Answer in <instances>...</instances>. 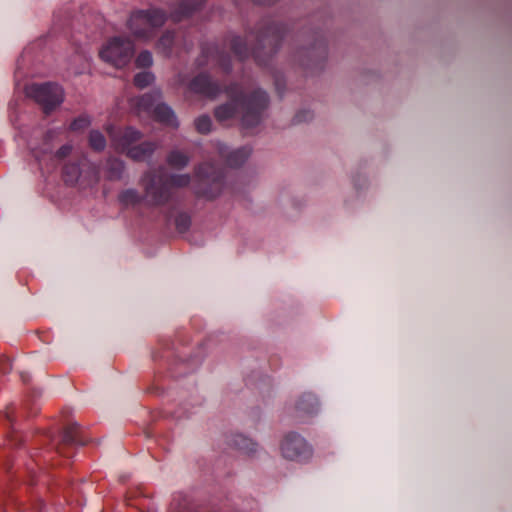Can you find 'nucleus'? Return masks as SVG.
I'll return each instance as SVG.
<instances>
[{"instance_id": "nucleus-1", "label": "nucleus", "mask_w": 512, "mask_h": 512, "mask_svg": "<svg viewBox=\"0 0 512 512\" xmlns=\"http://www.w3.org/2000/svg\"><path fill=\"white\" fill-rule=\"evenodd\" d=\"M189 182L190 177L186 174L172 175L169 177L146 174L142 179L146 196L149 197L150 201L155 205L167 201L172 188L185 187Z\"/></svg>"}, {"instance_id": "nucleus-2", "label": "nucleus", "mask_w": 512, "mask_h": 512, "mask_svg": "<svg viewBox=\"0 0 512 512\" xmlns=\"http://www.w3.org/2000/svg\"><path fill=\"white\" fill-rule=\"evenodd\" d=\"M109 133L116 149L120 152H126L130 158L136 161L145 160L155 149L151 143L130 147L133 142L140 139V133L132 128H127L124 132H121L119 138L112 132Z\"/></svg>"}, {"instance_id": "nucleus-3", "label": "nucleus", "mask_w": 512, "mask_h": 512, "mask_svg": "<svg viewBox=\"0 0 512 512\" xmlns=\"http://www.w3.org/2000/svg\"><path fill=\"white\" fill-rule=\"evenodd\" d=\"M282 456L294 462H306L313 456V448L308 441L296 432L286 434L281 442Z\"/></svg>"}, {"instance_id": "nucleus-4", "label": "nucleus", "mask_w": 512, "mask_h": 512, "mask_svg": "<svg viewBox=\"0 0 512 512\" xmlns=\"http://www.w3.org/2000/svg\"><path fill=\"white\" fill-rule=\"evenodd\" d=\"M28 97L39 103L45 112L55 108L63 101V90L57 84H32L26 88Z\"/></svg>"}, {"instance_id": "nucleus-5", "label": "nucleus", "mask_w": 512, "mask_h": 512, "mask_svg": "<svg viewBox=\"0 0 512 512\" xmlns=\"http://www.w3.org/2000/svg\"><path fill=\"white\" fill-rule=\"evenodd\" d=\"M133 55V45L128 39L115 37L100 51V57L116 68L125 66Z\"/></svg>"}, {"instance_id": "nucleus-6", "label": "nucleus", "mask_w": 512, "mask_h": 512, "mask_svg": "<svg viewBox=\"0 0 512 512\" xmlns=\"http://www.w3.org/2000/svg\"><path fill=\"white\" fill-rule=\"evenodd\" d=\"M165 22V15L159 10L138 11L132 14L129 27L135 36L139 38L149 37L154 28L160 27Z\"/></svg>"}, {"instance_id": "nucleus-7", "label": "nucleus", "mask_w": 512, "mask_h": 512, "mask_svg": "<svg viewBox=\"0 0 512 512\" xmlns=\"http://www.w3.org/2000/svg\"><path fill=\"white\" fill-rule=\"evenodd\" d=\"M318 411V400L311 393L302 394L288 407L289 416L297 423L307 422L316 415Z\"/></svg>"}, {"instance_id": "nucleus-8", "label": "nucleus", "mask_w": 512, "mask_h": 512, "mask_svg": "<svg viewBox=\"0 0 512 512\" xmlns=\"http://www.w3.org/2000/svg\"><path fill=\"white\" fill-rule=\"evenodd\" d=\"M155 99L152 95H144L141 98L133 100V105L136 107L138 112H153V115L156 120L169 125L176 127L177 120L173 113V111L165 104H158L153 108Z\"/></svg>"}, {"instance_id": "nucleus-9", "label": "nucleus", "mask_w": 512, "mask_h": 512, "mask_svg": "<svg viewBox=\"0 0 512 512\" xmlns=\"http://www.w3.org/2000/svg\"><path fill=\"white\" fill-rule=\"evenodd\" d=\"M267 95L263 91H256L249 98L241 101L243 109V122L245 125L250 126L253 120L257 121L260 113L267 107Z\"/></svg>"}, {"instance_id": "nucleus-10", "label": "nucleus", "mask_w": 512, "mask_h": 512, "mask_svg": "<svg viewBox=\"0 0 512 512\" xmlns=\"http://www.w3.org/2000/svg\"><path fill=\"white\" fill-rule=\"evenodd\" d=\"M191 90L197 93L205 94L209 97H214L217 94L218 88L215 84H213L210 79L205 75H200L196 77L191 85Z\"/></svg>"}, {"instance_id": "nucleus-11", "label": "nucleus", "mask_w": 512, "mask_h": 512, "mask_svg": "<svg viewBox=\"0 0 512 512\" xmlns=\"http://www.w3.org/2000/svg\"><path fill=\"white\" fill-rule=\"evenodd\" d=\"M62 442L65 444H84V442L79 439V426L77 423H72L65 427L62 434Z\"/></svg>"}, {"instance_id": "nucleus-12", "label": "nucleus", "mask_w": 512, "mask_h": 512, "mask_svg": "<svg viewBox=\"0 0 512 512\" xmlns=\"http://www.w3.org/2000/svg\"><path fill=\"white\" fill-rule=\"evenodd\" d=\"M238 102H239L238 100H235L231 103L219 106L215 110V117L219 121H225V120L231 118L236 112V106L238 105Z\"/></svg>"}, {"instance_id": "nucleus-13", "label": "nucleus", "mask_w": 512, "mask_h": 512, "mask_svg": "<svg viewBox=\"0 0 512 512\" xmlns=\"http://www.w3.org/2000/svg\"><path fill=\"white\" fill-rule=\"evenodd\" d=\"M233 445L240 451L245 453L253 452L255 450V443L251 439L243 435H235L233 437Z\"/></svg>"}, {"instance_id": "nucleus-14", "label": "nucleus", "mask_w": 512, "mask_h": 512, "mask_svg": "<svg viewBox=\"0 0 512 512\" xmlns=\"http://www.w3.org/2000/svg\"><path fill=\"white\" fill-rule=\"evenodd\" d=\"M189 158L179 151H173L168 156V163L174 168H182L187 165Z\"/></svg>"}, {"instance_id": "nucleus-15", "label": "nucleus", "mask_w": 512, "mask_h": 512, "mask_svg": "<svg viewBox=\"0 0 512 512\" xmlns=\"http://www.w3.org/2000/svg\"><path fill=\"white\" fill-rule=\"evenodd\" d=\"M90 146L95 150H103L106 146L104 136L98 131H92L89 136Z\"/></svg>"}, {"instance_id": "nucleus-16", "label": "nucleus", "mask_w": 512, "mask_h": 512, "mask_svg": "<svg viewBox=\"0 0 512 512\" xmlns=\"http://www.w3.org/2000/svg\"><path fill=\"white\" fill-rule=\"evenodd\" d=\"M249 154L250 151L246 149L237 150L229 156L228 163L231 166H238L248 158Z\"/></svg>"}, {"instance_id": "nucleus-17", "label": "nucleus", "mask_w": 512, "mask_h": 512, "mask_svg": "<svg viewBox=\"0 0 512 512\" xmlns=\"http://www.w3.org/2000/svg\"><path fill=\"white\" fill-rule=\"evenodd\" d=\"M154 76L150 72H141L134 77V84L139 88H144L152 83Z\"/></svg>"}, {"instance_id": "nucleus-18", "label": "nucleus", "mask_w": 512, "mask_h": 512, "mask_svg": "<svg viewBox=\"0 0 512 512\" xmlns=\"http://www.w3.org/2000/svg\"><path fill=\"white\" fill-rule=\"evenodd\" d=\"M211 126V119L208 116H201L195 120L196 130L201 134L210 132Z\"/></svg>"}, {"instance_id": "nucleus-19", "label": "nucleus", "mask_w": 512, "mask_h": 512, "mask_svg": "<svg viewBox=\"0 0 512 512\" xmlns=\"http://www.w3.org/2000/svg\"><path fill=\"white\" fill-rule=\"evenodd\" d=\"M121 201L125 204H136L140 201V197L136 191L127 190L122 193Z\"/></svg>"}, {"instance_id": "nucleus-20", "label": "nucleus", "mask_w": 512, "mask_h": 512, "mask_svg": "<svg viewBox=\"0 0 512 512\" xmlns=\"http://www.w3.org/2000/svg\"><path fill=\"white\" fill-rule=\"evenodd\" d=\"M152 64V55L148 51H144L136 58V65L138 67H148Z\"/></svg>"}, {"instance_id": "nucleus-21", "label": "nucleus", "mask_w": 512, "mask_h": 512, "mask_svg": "<svg viewBox=\"0 0 512 512\" xmlns=\"http://www.w3.org/2000/svg\"><path fill=\"white\" fill-rule=\"evenodd\" d=\"M90 124L89 119L86 117H80L71 124L72 130H79L88 127Z\"/></svg>"}, {"instance_id": "nucleus-22", "label": "nucleus", "mask_w": 512, "mask_h": 512, "mask_svg": "<svg viewBox=\"0 0 512 512\" xmlns=\"http://www.w3.org/2000/svg\"><path fill=\"white\" fill-rule=\"evenodd\" d=\"M173 41V35L172 34H165L159 41V46L163 47L164 49L170 47L171 43Z\"/></svg>"}, {"instance_id": "nucleus-23", "label": "nucleus", "mask_w": 512, "mask_h": 512, "mask_svg": "<svg viewBox=\"0 0 512 512\" xmlns=\"http://www.w3.org/2000/svg\"><path fill=\"white\" fill-rule=\"evenodd\" d=\"M72 147L70 145L62 146L56 153L57 157L62 159L71 153Z\"/></svg>"}, {"instance_id": "nucleus-24", "label": "nucleus", "mask_w": 512, "mask_h": 512, "mask_svg": "<svg viewBox=\"0 0 512 512\" xmlns=\"http://www.w3.org/2000/svg\"><path fill=\"white\" fill-rule=\"evenodd\" d=\"M71 170L74 178L76 179L79 175L78 168L76 166H71Z\"/></svg>"}, {"instance_id": "nucleus-25", "label": "nucleus", "mask_w": 512, "mask_h": 512, "mask_svg": "<svg viewBox=\"0 0 512 512\" xmlns=\"http://www.w3.org/2000/svg\"><path fill=\"white\" fill-rule=\"evenodd\" d=\"M233 49L235 50V52H236L237 54L241 55V52H240V50L238 49V47H237L236 43L233 45Z\"/></svg>"}, {"instance_id": "nucleus-26", "label": "nucleus", "mask_w": 512, "mask_h": 512, "mask_svg": "<svg viewBox=\"0 0 512 512\" xmlns=\"http://www.w3.org/2000/svg\"><path fill=\"white\" fill-rule=\"evenodd\" d=\"M117 166H118V169L121 171V170H122V163H121V162H118V163H117Z\"/></svg>"}]
</instances>
